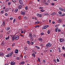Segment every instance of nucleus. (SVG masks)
I'll return each instance as SVG.
<instances>
[{
    "label": "nucleus",
    "instance_id": "f257e3e1",
    "mask_svg": "<svg viewBox=\"0 0 65 65\" xmlns=\"http://www.w3.org/2000/svg\"><path fill=\"white\" fill-rule=\"evenodd\" d=\"M13 52H12L11 53H8L7 55H5L6 57H11L12 55L13 54Z\"/></svg>",
    "mask_w": 65,
    "mask_h": 65
},
{
    "label": "nucleus",
    "instance_id": "f03ea898",
    "mask_svg": "<svg viewBox=\"0 0 65 65\" xmlns=\"http://www.w3.org/2000/svg\"><path fill=\"white\" fill-rule=\"evenodd\" d=\"M29 37L30 38L31 41H32L33 39V37L32 35L31 32H30L29 34Z\"/></svg>",
    "mask_w": 65,
    "mask_h": 65
},
{
    "label": "nucleus",
    "instance_id": "7ed1b4c3",
    "mask_svg": "<svg viewBox=\"0 0 65 65\" xmlns=\"http://www.w3.org/2000/svg\"><path fill=\"white\" fill-rule=\"evenodd\" d=\"M52 46V44L49 42L46 45V46L47 47H50Z\"/></svg>",
    "mask_w": 65,
    "mask_h": 65
},
{
    "label": "nucleus",
    "instance_id": "20e7f679",
    "mask_svg": "<svg viewBox=\"0 0 65 65\" xmlns=\"http://www.w3.org/2000/svg\"><path fill=\"white\" fill-rule=\"evenodd\" d=\"M19 39V36L17 35L16 37V38L15 39V40H17Z\"/></svg>",
    "mask_w": 65,
    "mask_h": 65
},
{
    "label": "nucleus",
    "instance_id": "39448f33",
    "mask_svg": "<svg viewBox=\"0 0 65 65\" xmlns=\"http://www.w3.org/2000/svg\"><path fill=\"white\" fill-rule=\"evenodd\" d=\"M37 15L38 17H39V18H41V17H42V16L41 15L39 14H37Z\"/></svg>",
    "mask_w": 65,
    "mask_h": 65
},
{
    "label": "nucleus",
    "instance_id": "423d86ee",
    "mask_svg": "<svg viewBox=\"0 0 65 65\" xmlns=\"http://www.w3.org/2000/svg\"><path fill=\"white\" fill-rule=\"evenodd\" d=\"M60 42H64V40L63 39H60L59 40Z\"/></svg>",
    "mask_w": 65,
    "mask_h": 65
},
{
    "label": "nucleus",
    "instance_id": "0eeeda50",
    "mask_svg": "<svg viewBox=\"0 0 65 65\" xmlns=\"http://www.w3.org/2000/svg\"><path fill=\"white\" fill-rule=\"evenodd\" d=\"M16 37V36L14 35L12 38V41H14V40L15 39V38Z\"/></svg>",
    "mask_w": 65,
    "mask_h": 65
},
{
    "label": "nucleus",
    "instance_id": "6e6552de",
    "mask_svg": "<svg viewBox=\"0 0 65 65\" xmlns=\"http://www.w3.org/2000/svg\"><path fill=\"white\" fill-rule=\"evenodd\" d=\"M19 52V51L18 49H15V54H18Z\"/></svg>",
    "mask_w": 65,
    "mask_h": 65
},
{
    "label": "nucleus",
    "instance_id": "1a4fd4ad",
    "mask_svg": "<svg viewBox=\"0 0 65 65\" xmlns=\"http://www.w3.org/2000/svg\"><path fill=\"white\" fill-rule=\"evenodd\" d=\"M11 65H15V62L14 61H12L11 62Z\"/></svg>",
    "mask_w": 65,
    "mask_h": 65
},
{
    "label": "nucleus",
    "instance_id": "9d476101",
    "mask_svg": "<svg viewBox=\"0 0 65 65\" xmlns=\"http://www.w3.org/2000/svg\"><path fill=\"white\" fill-rule=\"evenodd\" d=\"M19 2L22 5V4H23V1H22V0H20V1H19Z\"/></svg>",
    "mask_w": 65,
    "mask_h": 65
},
{
    "label": "nucleus",
    "instance_id": "9b49d317",
    "mask_svg": "<svg viewBox=\"0 0 65 65\" xmlns=\"http://www.w3.org/2000/svg\"><path fill=\"white\" fill-rule=\"evenodd\" d=\"M3 23L2 24V25H3V26H5V21L3 20Z\"/></svg>",
    "mask_w": 65,
    "mask_h": 65
},
{
    "label": "nucleus",
    "instance_id": "f8f14e48",
    "mask_svg": "<svg viewBox=\"0 0 65 65\" xmlns=\"http://www.w3.org/2000/svg\"><path fill=\"white\" fill-rule=\"evenodd\" d=\"M47 27H48V26H44L43 27V28L44 29H46Z\"/></svg>",
    "mask_w": 65,
    "mask_h": 65
},
{
    "label": "nucleus",
    "instance_id": "ddd939ff",
    "mask_svg": "<svg viewBox=\"0 0 65 65\" xmlns=\"http://www.w3.org/2000/svg\"><path fill=\"white\" fill-rule=\"evenodd\" d=\"M9 11V9L8 8H6L5 9V12H8Z\"/></svg>",
    "mask_w": 65,
    "mask_h": 65
},
{
    "label": "nucleus",
    "instance_id": "4468645a",
    "mask_svg": "<svg viewBox=\"0 0 65 65\" xmlns=\"http://www.w3.org/2000/svg\"><path fill=\"white\" fill-rule=\"evenodd\" d=\"M51 14L52 15H55L56 14V13L55 12L53 13V12Z\"/></svg>",
    "mask_w": 65,
    "mask_h": 65
},
{
    "label": "nucleus",
    "instance_id": "2eb2a0df",
    "mask_svg": "<svg viewBox=\"0 0 65 65\" xmlns=\"http://www.w3.org/2000/svg\"><path fill=\"white\" fill-rule=\"evenodd\" d=\"M25 64V62L24 61H21V63H19V64L20 65H21V64Z\"/></svg>",
    "mask_w": 65,
    "mask_h": 65
},
{
    "label": "nucleus",
    "instance_id": "dca6fc26",
    "mask_svg": "<svg viewBox=\"0 0 65 65\" xmlns=\"http://www.w3.org/2000/svg\"><path fill=\"white\" fill-rule=\"evenodd\" d=\"M59 10H61V11H63V10L64 9L62 8H59Z\"/></svg>",
    "mask_w": 65,
    "mask_h": 65
},
{
    "label": "nucleus",
    "instance_id": "f3484780",
    "mask_svg": "<svg viewBox=\"0 0 65 65\" xmlns=\"http://www.w3.org/2000/svg\"><path fill=\"white\" fill-rule=\"evenodd\" d=\"M44 53H45L46 54H47V50H44Z\"/></svg>",
    "mask_w": 65,
    "mask_h": 65
},
{
    "label": "nucleus",
    "instance_id": "a211bd4d",
    "mask_svg": "<svg viewBox=\"0 0 65 65\" xmlns=\"http://www.w3.org/2000/svg\"><path fill=\"white\" fill-rule=\"evenodd\" d=\"M21 14H22V15H24L25 14V13L24 12H21Z\"/></svg>",
    "mask_w": 65,
    "mask_h": 65
},
{
    "label": "nucleus",
    "instance_id": "6ab92c4d",
    "mask_svg": "<svg viewBox=\"0 0 65 65\" xmlns=\"http://www.w3.org/2000/svg\"><path fill=\"white\" fill-rule=\"evenodd\" d=\"M18 11V9H16L14 10V11L15 12H17Z\"/></svg>",
    "mask_w": 65,
    "mask_h": 65
},
{
    "label": "nucleus",
    "instance_id": "aec40b11",
    "mask_svg": "<svg viewBox=\"0 0 65 65\" xmlns=\"http://www.w3.org/2000/svg\"><path fill=\"white\" fill-rule=\"evenodd\" d=\"M4 55V54H3V53L0 52V56H3Z\"/></svg>",
    "mask_w": 65,
    "mask_h": 65
},
{
    "label": "nucleus",
    "instance_id": "412c9836",
    "mask_svg": "<svg viewBox=\"0 0 65 65\" xmlns=\"http://www.w3.org/2000/svg\"><path fill=\"white\" fill-rule=\"evenodd\" d=\"M50 32H51V30H48L47 33L48 34H49L50 33Z\"/></svg>",
    "mask_w": 65,
    "mask_h": 65
},
{
    "label": "nucleus",
    "instance_id": "4be33fe9",
    "mask_svg": "<svg viewBox=\"0 0 65 65\" xmlns=\"http://www.w3.org/2000/svg\"><path fill=\"white\" fill-rule=\"evenodd\" d=\"M58 31V27H56L55 29L56 32H57Z\"/></svg>",
    "mask_w": 65,
    "mask_h": 65
},
{
    "label": "nucleus",
    "instance_id": "5701e85b",
    "mask_svg": "<svg viewBox=\"0 0 65 65\" xmlns=\"http://www.w3.org/2000/svg\"><path fill=\"white\" fill-rule=\"evenodd\" d=\"M39 23V21H37L36 22H35V24H38Z\"/></svg>",
    "mask_w": 65,
    "mask_h": 65
},
{
    "label": "nucleus",
    "instance_id": "b1692460",
    "mask_svg": "<svg viewBox=\"0 0 65 65\" xmlns=\"http://www.w3.org/2000/svg\"><path fill=\"white\" fill-rule=\"evenodd\" d=\"M4 45V42H2V44H1V45H2V46H3V45Z\"/></svg>",
    "mask_w": 65,
    "mask_h": 65
},
{
    "label": "nucleus",
    "instance_id": "393cba45",
    "mask_svg": "<svg viewBox=\"0 0 65 65\" xmlns=\"http://www.w3.org/2000/svg\"><path fill=\"white\" fill-rule=\"evenodd\" d=\"M35 47H37V48H38V50H39V49H40V47H38L37 46H35Z\"/></svg>",
    "mask_w": 65,
    "mask_h": 65
},
{
    "label": "nucleus",
    "instance_id": "a878e982",
    "mask_svg": "<svg viewBox=\"0 0 65 65\" xmlns=\"http://www.w3.org/2000/svg\"><path fill=\"white\" fill-rule=\"evenodd\" d=\"M58 13L59 14H62V12L61 11L58 12Z\"/></svg>",
    "mask_w": 65,
    "mask_h": 65
},
{
    "label": "nucleus",
    "instance_id": "bb28decb",
    "mask_svg": "<svg viewBox=\"0 0 65 65\" xmlns=\"http://www.w3.org/2000/svg\"><path fill=\"white\" fill-rule=\"evenodd\" d=\"M9 36H8V37L6 38V40H7V39H9Z\"/></svg>",
    "mask_w": 65,
    "mask_h": 65
},
{
    "label": "nucleus",
    "instance_id": "cd10ccee",
    "mask_svg": "<svg viewBox=\"0 0 65 65\" xmlns=\"http://www.w3.org/2000/svg\"><path fill=\"white\" fill-rule=\"evenodd\" d=\"M45 0H43L42 1V2L43 3V4H45Z\"/></svg>",
    "mask_w": 65,
    "mask_h": 65
},
{
    "label": "nucleus",
    "instance_id": "c85d7f7f",
    "mask_svg": "<svg viewBox=\"0 0 65 65\" xmlns=\"http://www.w3.org/2000/svg\"><path fill=\"white\" fill-rule=\"evenodd\" d=\"M10 27H8V28H7V31H8L10 29Z\"/></svg>",
    "mask_w": 65,
    "mask_h": 65
},
{
    "label": "nucleus",
    "instance_id": "c756f323",
    "mask_svg": "<svg viewBox=\"0 0 65 65\" xmlns=\"http://www.w3.org/2000/svg\"><path fill=\"white\" fill-rule=\"evenodd\" d=\"M32 56H33V57H35V54L34 53L32 54Z\"/></svg>",
    "mask_w": 65,
    "mask_h": 65
},
{
    "label": "nucleus",
    "instance_id": "7c9ffc66",
    "mask_svg": "<svg viewBox=\"0 0 65 65\" xmlns=\"http://www.w3.org/2000/svg\"><path fill=\"white\" fill-rule=\"evenodd\" d=\"M41 11V12H44V11H45V10H43V9H41L40 10Z\"/></svg>",
    "mask_w": 65,
    "mask_h": 65
},
{
    "label": "nucleus",
    "instance_id": "2f4dec72",
    "mask_svg": "<svg viewBox=\"0 0 65 65\" xmlns=\"http://www.w3.org/2000/svg\"><path fill=\"white\" fill-rule=\"evenodd\" d=\"M1 13H4V10L2 11H1Z\"/></svg>",
    "mask_w": 65,
    "mask_h": 65
},
{
    "label": "nucleus",
    "instance_id": "473e14b6",
    "mask_svg": "<svg viewBox=\"0 0 65 65\" xmlns=\"http://www.w3.org/2000/svg\"><path fill=\"white\" fill-rule=\"evenodd\" d=\"M27 43H28V44H30V42L29 41H27Z\"/></svg>",
    "mask_w": 65,
    "mask_h": 65
},
{
    "label": "nucleus",
    "instance_id": "72a5a7b5",
    "mask_svg": "<svg viewBox=\"0 0 65 65\" xmlns=\"http://www.w3.org/2000/svg\"><path fill=\"white\" fill-rule=\"evenodd\" d=\"M8 4L9 5H10L11 4V3L9 2L8 3Z\"/></svg>",
    "mask_w": 65,
    "mask_h": 65
},
{
    "label": "nucleus",
    "instance_id": "f704fd0d",
    "mask_svg": "<svg viewBox=\"0 0 65 65\" xmlns=\"http://www.w3.org/2000/svg\"><path fill=\"white\" fill-rule=\"evenodd\" d=\"M25 10H27L28 9V6H27L25 7Z\"/></svg>",
    "mask_w": 65,
    "mask_h": 65
},
{
    "label": "nucleus",
    "instance_id": "c9c22d12",
    "mask_svg": "<svg viewBox=\"0 0 65 65\" xmlns=\"http://www.w3.org/2000/svg\"><path fill=\"white\" fill-rule=\"evenodd\" d=\"M58 48L59 52H61V50L60 47H58Z\"/></svg>",
    "mask_w": 65,
    "mask_h": 65
},
{
    "label": "nucleus",
    "instance_id": "e433bc0d",
    "mask_svg": "<svg viewBox=\"0 0 65 65\" xmlns=\"http://www.w3.org/2000/svg\"><path fill=\"white\" fill-rule=\"evenodd\" d=\"M3 37V35H2V34H1L0 35V38H2V37Z\"/></svg>",
    "mask_w": 65,
    "mask_h": 65
},
{
    "label": "nucleus",
    "instance_id": "4c0bfd02",
    "mask_svg": "<svg viewBox=\"0 0 65 65\" xmlns=\"http://www.w3.org/2000/svg\"><path fill=\"white\" fill-rule=\"evenodd\" d=\"M46 12H45L43 13V14L44 15H46Z\"/></svg>",
    "mask_w": 65,
    "mask_h": 65
},
{
    "label": "nucleus",
    "instance_id": "58836bf2",
    "mask_svg": "<svg viewBox=\"0 0 65 65\" xmlns=\"http://www.w3.org/2000/svg\"><path fill=\"white\" fill-rule=\"evenodd\" d=\"M59 20L60 21V23H61V22H62V20L61 19H60Z\"/></svg>",
    "mask_w": 65,
    "mask_h": 65
},
{
    "label": "nucleus",
    "instance_id": "ea45409f",
    "mask_svg": "<svg viewBox=\"0 0 65 65\" xmlns=\"http://www.w3.org/2000/svg\"><path fill=\"white\" fill-rule=\"evenodd\" d=\"M33 36L34 37H35H35H36V36L35 35H33Z\"/></svg>",
    "mask_w": 65,
    "mask_h": 65
},
{
    "label": "nucleus",
    "instance_id": "a19ab883",
    "mask_svg": "<svg viewBox=\"0 0 65 65\" xmlns=\"http://www.w3.org/2000/svg\"><path fill=\"white\" fill-rule=\"evenodd\" d=\"M65 13L63 14H62V15H61V17H64V16H65Z\"/></svg>",
    "mask_w": 65,
    "mask_h": 65
},
{
    "label": "nucleus",
    "instance_id": "79ce46f5",
    "mask_svg": "<svg viewBox=\"0 0 65 65\" xmlns=\"http://www.w3.org/2000/svg\"><path fill=\"white\" fill-rule=\"evenodd\" d=\"M7 50L8 51L10 50V48H8L7 49Z\"/></svg>",
    "mask_w": 65,
    "mask_h": 65
},
{
    "label": "nucleus",
    "instance_id": "37998d69",
    "mask_svg": "<svg viewBox=\"0 0 65 65\" xmlns=\"http://www.w3.org/2000/svg\"><path fill=\"white\" fill-rule=\"evenodd\" d=\"M27 47H25L24 48V49L25 51H26V50H27Z\"/></svg>",
    "mask_w": 65,
    "mask_h": 65
},
{
    "label": "nucleus",
    "instance_id": "c03bdc74",
    "mask_svg": "<svg viewBox=\"0 0 65 65\" xmlns=\"http://www.w3.org/2000/svg\"><path fill=\"white\" fill-rule=\"evenodd\" d=\"M44 33L43 32L41 34V35H44Z\"/></svg>",
    "mask_w": 65,
    "mask_h": 65
},
{
    "label": "nucleus",
    "instance_id": "a18cd8bd",
    "mask_svg": "<svg viewBox=\"0 0 65 65\" xmlns=\"http://www.w3.org/2000/svg\"><path fill=\"white\" fill-rule=\"evenodd\" d=\"M43 63H45V60L44 59L43 60Z\"/></svg>",
    "mask_w": 65,
    "mask_h": 65
},
{
    "label": "nucleus",
    "instance_id": "49530a36",
    "mask_svg": "<svg viewBox=\"0 0 65 65\" xmlns=\"http://www.w3.org/2000/svg\"><path fill=\"white\" fill-rule=\"evenodd\" d=\"M62 50H64L65 49V47L64 46L62 47Z\"/></svg>",
    "mask_w": 65,
    "mask_h": 65
},
{
    "label": "nucleus",
    "instance_id": "de8ad7c7",
    "mask_svg": "<svg viewBox=\"0 0 65 65\" xmlns=\"http://www.w3.org/2000/svg\"><path fill=\"white\" fill-rule=\"evenodd\" d=\"M12 1L13 2H16V0H12Z\"/></svg>",
    "mask_w": 65,
    "mask_h": 65
},
{
    "label": "nucleus",
    "instance_id": "09e8293b",
    "mask_svg": "<svg viewBox=\"0 0 65 65\" xmlns=\"http://www.w3.org/2000/svg\"><path fill=\"white\" fill-rule=\"evenodd\" d=\"M39 27V25H36L35 26V28H37V27Z\"/></svg>",
    "mask_w": 65,
    "mask_h": 65
},
{
    "label": "nucleus",
    "instance_id": "8fccbe9b",
    "mask_svg": "<svg viewBox=\"0 0 65 65\" xmlns=\"http://www.w3.org/2000/svg\"><path fill=\"white\" fill-rule=\"evenodd\" d=\"M53 61L55 63H57V61H56V59H54Z\"/></svg>",
    "mask_w": 65,
    "mask_h": 65
},
{
    "label": "nucleus",
    "instance_id": "3c124183",
    "mask_svg": "<svg viewBox=\"0 0 65 65\" xmlns=\"http://www.w3.org/2000/svg\"><path fill=\"white\" fill-rule=\"evenodd\" d=\"M24 18L25 19V20H27V17H24Z\"/></svg>",
    "mask_w": 65,
    "mask_h": 65
},
{
    "label": "nucleus",
    "instance_id": "603ef678",
    "mask_svg": "<svg viewBox=\"0 0 65 65\" xmlns=\"http://www.w3.org/2000/svg\"><path fill=\"white\" fill-rule=\"evenodd\" d=\"M57 22H58V23H60V19L58 21H57Z\"/></svg>",
    "mask_w": 65,
    "mask_h": 65
},
{
    "label": "nucleus",
    "instance_id": "864d4df0",
    "mask_svg": "<svg viewBox=\"0 0 65 65\" xmlns=\"http://www.w3.org/2000/svg\"><path fill=\"white\" fill-rule=\"evenodd\" d=\"M22 8H21V7H20L19 6L18 7V8L19 9H21Z\"/></svg>",
    "mask_w": 65,
    "mask_h": 65
},
{
    "label": "nucleus",
    "instance_id": "5fc2aeb1",
    "mask_svg": "<svg viewBox=\"0 0 65 65\" xmlns=\"http://www.w3.org/2000/svg\"><path fill=\"white\" fill-rule=\"evenodd\" d=\"M5 16H7V15H8V14L7 13H6L5 14Z\"/></svg>",
    "mask_w": 65,
    "mask_h": 65
},
{
    "label": "nucleus",
    "instance_id": "6e6d98bb",
    "mask_svg": "<svg viewBox=\"0 0 65 65\" xmlns=\"http://www.w3.org/2000/svg\"><path fill=\"white\" fill-rule=\"evenodd\" d=\"M57 62H59V59L58 58L57 59Z\"/></svg>",
    "mask_w": 65,
    "mask_h": 65
},
{
    "label": "nucleus",
    "instance_id": "4d7b16f0",
    "mask_svg": "<svg viewBox=\"0 0 65 65\" xmlns=\"http://www.w3.org/2000/svg\"><path fill=\"white\" fill-rule=\"evenodd\" d=\"M13 19V18L12 17H11L10 18V21H11V20H12Z\"/></svg>",
    "mask_w": 65,
    "mask_h": 65
},
{
    "label": "nucleus",
    "instance_id": "13d9d810",
    "mask_svg": "<svg viewBox=\"0 0 65 65\" xmlns=\"http://www.w3.org/2000/svg\"><path fill=\"white\" fill-rule=\"evenodd\" d=\"M16 59H17V60H19V59H20V58L19 57H18Z\"/></svg>",
    "mask_w": 65,
    "mask_h": 65
},
{
    "label": "nucleus",
    "instance_id": "bf43d9fd",
    "mask_svg": "<svg viewBox=\"0 0 65 65\" xmlns=\"http://www.w3.org/2000/svg\"><path fill=\"white\" fill-rule=\"evenodd\" d=\"M38 61H39V62H40V59H39V58H38Z\"/></svg>",
    "mask_w": 65,
    "mask_h": 65
},
{
    "label": "nucleus",
    "instance_id": "052dcab7",
    "mask_svg": "<svg viewBox=\"0 0 65 65\" xmlns=\"http://www.w3.org/2000/svg\"><path fill=\"white\" fill-rule=\"evenodd\" d=\"M45 5H48V3H45Z\"/></svg>",
    "mask_w": 65,
    "mask_h": 65
},
{
    "label": "nucleus",
    "instance_id": "680f3d73",
    "mask_svg": "<svg viewBox=\"0 0 65 65\" xmlns=\"http://www.w3.org/2000/svg\"><path fill=\"white\" fill-rule=\"evenodd\" d=\"M52 5H55V3H52V4H51Z\"/></svg>",
    "mask_w": 65,
    "mask_h": 65
},
{
    "label": "nucleus",
    "instance_id": "e2e57ef3",
    "mask_svg": "<svg viewBox=\"0 0 65 65\" xmlns=\"http://www.w3.org/2000/svg\"><path fill=\"white\" fill-rule=\"evenodd\" d=\"M15 44L14 43L13 44H12V46H13Z\"/></svg>",
    "mask_w": 65,
    "mask_h": 65
},
{
    "label": "nucleus",
    "instance_id": "0e129e2a",
    "mask_svg": "<svg viewBox=\"0 0 65 65\" xmlns=\"http://www.w3.org/2000/svg\"><path fill=\"white\" fill-rule=\"evenodd\" d=\"M48 2L50 3V2H51V0H48Z\"/></svg>",
    "mask_w": 65,
    "mask_h": 65
},
{
    "label": "nucleus",
    "instance_id": "69168bd1",
    "mask_svg": "<svg viewBox=\"0 0 65 65\" xmlns=\"http://www.w3.org/2000/svg\"><path fill=\"white\" fill-rule=\"evenodd\" d=\"M15 19H14V20L13 21V23H14V22H15Z\"/></svg>",
    "mask_w": 65,
    "mask_h": 65
},
{
    "label": "nucleus",
    "instance_id": "338daca9",
    "mask_svg": "<svg viewBox=\"0 0 65 65\" xmlns=\"http://www.w3.org/2000/svg\"><path fill=\"white\" fill-rule=\"evenodd\" d=\"M33 43H34L33 42H31V44H32V45H33Z\"/></svg>",
    "mask_w": 65,
    "mask_h": 65
},
{
    "label": "nucleus",
    "instance_id": "774afa93",
    "mask_svg": "<svg viewBox=\"0 0 65 65\" xmlns=\"http://www.w3.org/2000/svg\"><path fill=\"white\" fill-rule=\"evenodd\" d=\"M43 8L41 7H39V9H42Z\"/></svg>",
    "mask_w": 65,
    "mask_h": 65
}]
</instances>
